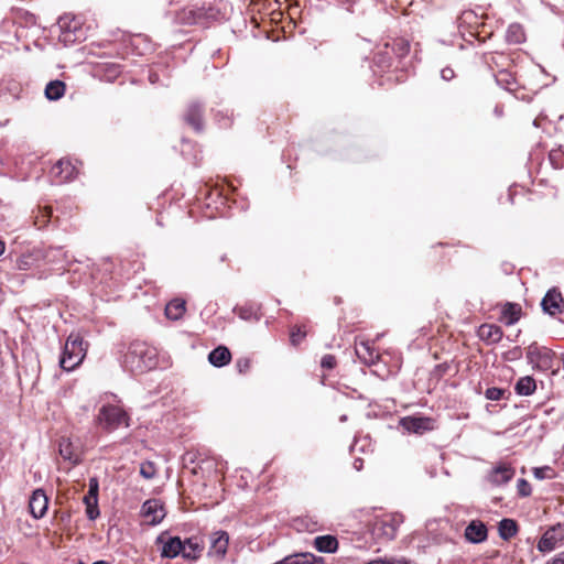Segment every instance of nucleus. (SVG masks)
Instances as JSON below:
<instances>
[{
  "mask_svg": "<svg viewBox=\"0 0 564 564\" xmlns=\"http://www.w3.org/2000/svg\"><path fill=\"white\" fill-rule=\"evenodd\" d=\"M156 366V351L142 341L130 344L123 357V367L133 373H142Z\"/></svg>",
  "mask_w": 564,
  "mask_h": 564,
  "instance_id": "nucleus-1",
  "label": "nucleus"
},
{
  "mask_svg": "<svg viewBox=\"0 0 564 564\" xmlns=\"http://www.w3.org/2000/svg\"><path fill=\"white\" fill-rule=\"evenodd\" d=\"M87 352V347L79 334H70L64 345L59 366L66 371H72L78 367Z\"/></svg>",
  "mask_w": 564,
  "mask_h": 564,
  "instance_id": "nucleus-2",
  "label": "nucleus"
},
{
  "mask_svg": "<svg viewBox=\"0 0 564 564\" xmlns=\"http://www.w3.org/2000/svg\"><path fill=\"white\" fill-rule=\"evenodd\" d=\"M98 423L107 431H113L121 425L128 426L127 413L117 405H104L97 416Z\"/></svg>",
  "mask_w": 564,
  "mask_h": 564,
  "instance_id": "nucleus-3",
  "label": "nucleus"
},
{
  "mask_svg": "<svg viewBox=\"0 0 564 564\" xmlns=\"http://www.w3.org/2000/svg\"><path fill=\"white\" fill-rule=\"evenodd\" d=\"M403 519L400 514H388L377 519L372 527L371 533L375 538L381 540H392L397 535V531Z\"/></svg>",
  "mask_w": 564,
  "mask_h": 564,
  "instance_id": "nucleus-4",
  "label": "nucleus"
},
{
  "mask_svg": "<svg viewBox=\"0 0 564 564\" xmlns=\"http://www.w3.org/2000/svg\"><path fill=\"white\" fill-rule=\"evenodd\" d=\"M141 514L148 524L156 525L164 519L166 512L159 499H149L142 505Z\"/></svg>",
  "mask_w": 564,
  "mask_h": 564,
  "instance_id": "nucleus-5",
  "label": "nucleus"
},
{
  "mask_svg": "<svg viewBox=\"0 0 564 564\" xmlns=\"http://www.w3.org/2000/svg\"><path fill=\"white\" fill-rule=\"evenodd\" d=\"M156 543L162 544L161 556L165 558L182 555L184 550L183 541L178 536H169L167 533L159 535Z\"/></svg>",
  "mask_w": 564,
  "mask_h": 564,
  "instance_id": "nucleus-6",
  "label": "nucleus"
},
{
  "mask_svg": "<svg viewBox=\"0 0 564 564\" xmlns=\"http://www.w3.org/2000/svg\"><path fill=\"white\" fill-rule=\"evenodd\" d=\"M77 174L76 167L69 160L62 159L51 170V175L57 183L72 181Z\"/></svg>",
  "mask_w": 564,
  "mask_h": 564,
  "instance_id": "nucleus-7",
  "label": "nucleus"
},
{
  "mask_svg": "<svg viewBox=\"0 0 564 564\" xmlns=\"http://www.w3.org/2000/svg\"><path fill=\"white\" fill-rule=\"evenodd\" d=\"M30 512L35 519L45 516L48 507V498L43 489H35L29 501Z\"/></svg>",
  "mask_w": 564,
  "mask_h": 564,
  "instance_id": "nucleus-8",
  "label": "nucleus"
},
{
  "mask_svg": "<svg viewBox=\"0 0 564 564\" xmlns=\"http://www.w3.org/2000/svg\"><path fill=\"white\" fill-rule=\"evenodd\" d=\"M514 468L509 464H499L488 475V480L495 486L509 482L514 476Z\"/></svg>",
  "mask_w": 564,
  "mask_h": 564,
  "instance_id": "nucleus-9",
  "label": "nucleus"
},
{
  "mask_svg": "<svg viewBox=\"0 0 564 564\" xmlns=\"http://www.w3.org/2000/svg\"><path fill=\"white\" fill-rule=\"evenodd\" d=\"M527 359L534 368H546L551 360V351L536 345H531L527 351Z\"/></svg>",
  "mask_w": 564,
  "mask_h": 564,
  "instance_id": "nucleus-10",
  "label": "nucleus"
},
{
  "mask_svg": "<svg viewBox=\"0 0 564 564\" xmlns=\"http://www.w3.org/2000/svg\"><path fill=\"white\" fill-rule=\"evenodd\" d=\"M487 536V527L480 520H473L465 529V538L470 543H481Z\"/></svg>",
  "mask_w": 564,
  "mask_h": 564,
  "instance_id": "nucleus-11",
  "label": "nucleus"
},
{
  "mask_svg": "<svg viewBox=\"0 0 564 564\" xmlns=\"http://www.w3.org/2000/svg\"><path fill=\"white\" fill-rule=\"evenodd\" d=\"M434 420L430 417L408 416L401 420V425L409 432L423 433L433 429Z\"/></svg>",
  "mask_w": 564,
  "mask_h": 564,
  "instance_id": "nucleus-12",
  "label": "nucleus"
},
{
  "mask_svg": "<svg viewBox=\"0 0 564 564\" xmlns=\"http://www.w3.org/2000/svg\"><path fill=\"white\" fill-rule=\"evenodd\" d=\"M542 308L550 315H555L561 312L563 305L562 294L555 289L550 290L541 302Z\"/></svg>",
  "mask_w": 564,
  "mask_h": 564,
  "instance_id": "nucleus-13",
  "label": "nucleus"
},
{
  "mask_svg": "<svg viewBox=\"0 0 564 564\" xmlns=\"http://www.w3.org/2000/svg\"><path fill=\"white\" fill-rule=\"evenodd\" d=\"M561 529V525H554L547 529L544 534L541 536L538 543V550L542 553L551 552L556 547V543L562 539L557 531Z\"/></svg>",
  "mask_w": 564,
  "mask_h": 564,
  "instance_id": "nucleus-14",
  "label": "nucleus"
},
{
  "mask_svg": "<svg viewBox=\"0 0 564 564\" xmlns=\"http://www.w3.org/2000/svg\"><path fill=\"white\" fill-rule=\"evenodd\" d=\"M229 535L225 531H217L210 535L209 553L223 557L228 549Z\"/></svg>",
  "mask_w": 564,
  "mask_h": 564,
  "instance_id": "nucleus-15",
  "label": "nucleus"
},
{
  "mask_svg": "<svg viewBox=\"0 0 564 564\" xmlns=\"http://www.w3.org/2000/svg\"><path fill=\"white\" fill-rule=\"evenodd\" d=\"M59 455L68 460L70 464L76 465L80 462V453L69 438L62 437L58 444Z\"/></svg>",
  "mask_w": 564,
  "mask_h": 564,
  "instance_id": "nucleus-16",
  "label": "nucleus"
},
{
  "mask_svg": "<svg viewBox=\"0 0 564 564\" xmlns=\"http://www.w3.org/2000/svg\"><path fill=\"white\" fill-rule=\"evenodd\" d=\"M202 113H203V108L197 102L191 104L185 113L186 122L188 124H191L196 131L203 130Z\"/></svg>",
  "mask_w": 564,
  "mask_h": 564,
  "instance_id": "nucleus-17",
  "label": "nucleus"
},
{
  "mask_svg": "<svg viewBox=\"0 0 564 564\" xmlns=\"http://www.w3.org/2000/svg\"><path fill=\"white\" fill-rule=\"evenodd\" d=\"M356 355L366 365H372L379 358V355L375 351L369 341H361L356 346Z\"/></svg>",
  "mask_w": 564,
  "mask_h": 564,
  "instance_id": "nucleus-18",
  "label": "nucleus"
},
{
  "mask_svg": "<svg viewBox=\"0 0 564 564\" xmlns=\"http://www.w3.org/2000/svg\"><path fill=\"white\" fill-rule=\"evenodd\" d=\"M502 329L495 324H482L478 329V336L482 340L498 343L502 338Z\"/></svg>",
  "mask_w": 564,
  "mask_h": 564,
  "instance_id": "nucleus-19",
  "label": "nucleus"
},
{
  "mask_svg": "<svg viewBox=\"0 0 564 564\" xmlns=\"http://www.w3.org/2000/svg\"><path fill=\"white\" fill-rule=\"evenodd\" d=\"M231 359V354L227 347L219 346L208 355L209 362L215 367H223Z\"/></svg>",
  "mask_w": 564,
  "mask_h": 564,
  "instance_id": "nucleus-20",
  "label": "nucleus"
},
{
  "mask_svg": "<svg viewBox=\"0 0 564 564\" xmlns=\"http://www.w3.org/2000/svg\"><path fill=\"white\" fill-rule=\"evenodd\" d=\"M314 546L319 552L334 553L338 549V541L333 535H322L315 538Z\"/></svg>",
  "mask_w": 564,
  "mask_h": 564,
  "instance_id": "nucleus-21",
  "label": "nucleus"
},
{
  "mask_svg": "<svg viewBox=\"0 0 564 564\" xmlns=\"http://www.w3.org/2000/svg\"><path fill=\"white\" fill-rule=\"evenodd\" d=\"M183 545L184 550L182 551V556L185 558L195 560L203 551V545L197 538H189L183 541Z\"/></svg>",
  "mask_w": 564,
  "mask_h": 564,
  "instance_id": "nucleus-22",
  "label": "nucleus"
},
{
  "mask_svg": "<svg viewBox=\"0 0 564 564\" xmlns=\"http://www.w3.org/2000/svg\"><path fill=\"white\" fill-rule=\"evenodd\" d=\"M522 308L516 303H506L502 307V319L507 325L516 324L521 317Z\"/></svg>",
  "mask_w": 564,
  "mask_h": 564,
  "instance_id": "nucleus-23",
  "label": "nucleus"
},
{
  "mask_svg": "<svg viewBox=\"0 0 564 564\" xmlns=\"http://www.w3.org/2000/svg\"><path fill=\"white\" fill-rule=\"evenodd\" d=\"M185 313V302L180 299L171 301L165 307V315L169 319L177 321Z\"/></svg>",
  "mask_w": 564,
  "mask_h": 564,
  "instance_id": "nucleus-24",
  "label": "nucleus"
},
{
  "mask_svg": "<svg viewBox=\"0 0 564 564\" xmlns=\"http://www.w3.org/2000/svg\"><path fill=\"white\" fill-rule=\"evenodd\" d=\"M535 389V380L530 376L520 378L514 387V390L519 395H531Z\"/></svg>",
  "mask_w": 564,
  "mask_h": 564,
  "instance_id": "nucleus-25",
  "label": "nucleus"
},
{
  "mask_svg": "<svg viewBox=\"0 0 564 564\" xmlns=\"http://www.w3.org/2000/svg\"><path fill=\"white\" fill-rule=\"evenodd\" d=\"M525 35L523 28L518 23H512L508 26L506 32V40L511 44H520L524 41Z\"/></svg>",
  "mask_w": 564,
  "mask_h": 564,
  "instance_id": "nucleus-26",
  "label": "nucleus"
},
{
  "mask_svg": "<svg viewBox=\"0 0 564 564\" xmlns=\"http://www.w3.org/2000/svg\"><path fill=\"white\" fill-rule=\"evenodd\" d=\"M65 93V84L61 80H53L46 85L45 96L50 100L59 99Z\"/></svg>",
  "mask_w": 564,
  "mask_h": 564,
  "instance_id": "nucleus-27",
  "label": "nucleus"
},
{
  "mask_svg": "<svg viewBox=\"0 0 564 564\" xmlns=\"http://www.w3.org/2000/svg\"><path fill=\"white\" fill-rule=\"evenodd\" d=\"M499 535L503 540H509L514 536L518 532L516 521L511 519H503L499 522Z\"/></svg>",
  "mask_w": 564,
  "mask_h": 564,
  "instance_id": "nucleus-28",
  "label": "nucleus"
},
{
  "mask_svg": "<svg viewBox=\"0 0 564 564\" xmlns=\"http://www.w3.org/2000/svg\"><path fill=\"white\" fill-rule=\"evenodd\" d=\"M84 503L86 505V514L88 519L95 520L99 516L98 498L85 496Z\"/></svg>",
  "mask_w": 564,
  "mask_h": 564,
  "instance_id": "nucleus-29",
  "label": "nucleus"
},
{
  "mask_svg": "<svg viewBox=\"0 0 564 564\" xmlns=\"http://www.w3.org/2000/svg\"><path fill=\"white\" fill-rule=\"evenodd\" d=\"M52 215L51 207L45 206L44 208L39 210V214L35 216L34 225L40 229L46 226L50 221Z\"/></svg>",
  "mask_w": 564,
  "mask_h": 564,
  "instance_id": "nucleus-30",
  "label": "nucleus"
},
{
  "mask_svg": "<svg viewBox=\"0 0 564 564\" xmlns=\"http://www.w3.org/2000/svg\"><path fill=\"white\" fill-rule=\"evenodd\" d=\"M496 80L499 85L503 86L508 90H511L512 85L514 84V78L512 75L505 70L498 73Z\"/></svg>",
  "mask_w": 564,
  "mask_h": 564,
  "instance_id": "nucleus-31",
  "label": "nucleus"
},
{
  "mask_svg": "<svg viewBox=\"0 0 564 564\" xmlns=\"http://www.w3.org/2000/svg\"><path fill=\"white\" fill-rule=\"evenodd\" d=\"M156 474L155 465L152 462H144L140 466V475L145 479H152Z\"/></svg>",
  "mask_w": 564,
  "mask_h": 564,
  "instance_id": "nucleus-32",
  "label": "nucleus"
},
{
  "mask_svg": "<svg viewBox=\"0 0 564 564\" xmlns=\"http://www.w3.org/2000/svg\"><path fill=\"white\" fill-rule=\"evenodd\" d=\"M505 394V390L503 389H500V388H496V387H492V388H488L486 390V398L488 400H492V401H498L500 400Z\"/></svg>",
  "mask_w": 564,
  "mask_h": 564,
  "instance_id": "nucleus-33",
  "label": "nucleus"
},
{
  "mask_svg": "<svg viewBox=\"0 0 564 564\" xmlns=\"http://www.w3.org/2000/svg\"><path fill=\"white\" fill-rule=\"evenodd\" d=\"M517 488H518V494L521 496V497H528L531 495V486L530 484L521 478L518 480L517 482Z\"/></svg>",
  "mask_w": 564,
  "mask_h": 564,
  "instance_id": "nucleus-34",
  "label": "nucleus"
},
{
  "mask_svg": "<svg viewBox=\"0 0 564 564\" xmlns=\"http://www.w3.org/2000/svg\"><path fill=\"white\" fill-rule=\"evenodd\" d=\"M552 468L545 467H535L533 469V475L536 479L551 478Z\"/></svg>",
  "mask_w": 564,
  "mask_h": 564,
  "instance_id": "nucleus-35",
  "label": "nucleus"
},
{
  "mask_svg": "<svg viewBox=\"0 0 564 564\" xmlns=\"http://www.w3.org/2000/svg\"><path fill=\"white\" fill-rule=\"evenodd\" d=\"M305 335L306 333L302 330L301 327H294L290 336L291 343L293 345H297L305 337Z\"/></svg>",
  "mask_w": 564,
  "mask_h": 564,
  "instance_id": "nucleus-36",
  "label": "nucleus"
},
{
  "mask_svg": "<svg viewBox=\"0 0 564 564\" xmlns=\"http://www.w3.org/2000/svg\"><path fill=\"white\" fill-rule=\"evenodd\" d=\"M337 361L335 356L333 355H325L321 360V366L324 369L332 370L335 368Z\"/></svg>",
  "mask_w": 564,
  "mask_h": 564,
  "instance_id": "nucleus-37",
  "label": "nucleus"
},
{
  "mask_svg": "<svg viewBox=\"0 0 564 564\" xmlns=\"http://www.w3.org/2000/svg\"><path fill=\"white\" fill-rule=\"evenodd\" d=\"M98 489H99V484H98L97 478H90L89 479V490L86 496L98 498Z\"/></svg>",
  "mask_w": 564,
  "mask_h": 564,
  "instance_id": "nucleus-38",
  "label": "nucleus"
},
{
  "mask_svg": "<svg viewBox=\"0 0 564 564\" xmlns=\"http://www.w3.org/2000/svg\"><path fill=\"white\" fill-rule=\"evenodd\" d=\"M398 51H399V55H405L408 52H409V43L404 40H400L398 43Z\"/></svg>",
  "mask_w": 564,
  "mask_h": 564,
  "instance_id": "nucleus-39",
  "label": "nucleus"
},
{
  "mask_svg": "<svg viewBox=\"0 0 564 564\" xmlns=\"http://www.w3.org/2000/svg\"><path fill=\"white\" fill-rule=\"evenodd\" d=\"M454 70L449 67H445L441 70V77L444 80H451L452 78H454Z\"/></svg>",
  "mask_w": 564,
  "mask_h": 564,
  "instance_id": "nucleus-40",
  "label": "nucleus"
},
{
  "mask_svg": "<svg viewBox=\"0 0 564 564\" xmlns=\"http://www.w3.org/2000/svg\"><path fill=\"white\" fill-rule=\"evenodd\" d=\"M250 367V362L248 359H240L237 361V368L239 369V372H246Z\"/></svg>",
  "mask_w": 564,
  "mask_h": 564,
  "instance_id": "nucleus-41",
  "label": "nucleus"
},
{
  "mask_svg": "<svg viewBox=\"0 0 564 564\" xmlns=\"http://www.w3.org/2000/svg\"><path fill=\"white\" fill-rule=\"evenodd\" d=\"M366 564H410V562H408L405 560H400V561H394V562L377 560V561H370Z\"/></svg>",
  "mask_w": 564,
  "mask_h": 564,
  "instance_id": "nucleus-42",
  "label": "nucleus"
},
{
  "mask_svg": "<svg viewBox=\"0 0 564 564\" xmlns=\"http://www.w3.org/2000/svg\"><path fill=\"white\" fill-rule=\"evenodd\" d=\"M546 564H564V551L558 553L551 562Z\"/></svg>",
  "mask_w": 564,
  "mask_h": 564,
  "instance_id": "nucleus-43",
  "label": "nucleus"
},
{
  "mask_svg": "<svg viewBox=\"0 0 564 564\" xmlns=\"http://www.w3.org/2000/svg\"><path fill=\"white\" fill-rule=\"evenodd\" d=\"M25 22L28 24H34L35 23V17L33 14L25 13Z\"/></svg>",
  "mask_w": 564,
  "mask_h": 564,
  "instance_id": "nucleus-44",
  "label": "nucleus"
},
{
  "mask_svg": "<svg viewBox=\"0 0 564 564\" xmlns=\"http://www.w3.org/2000/svg\"><path fill=\"white\" fill-rule=\"evenodd\" d=\"M354 466L357 470H360V468L362 466V462L360 459H356L354 463Z\"/></svg>",
  "mask_w": 564,
  "mask_h": 564,
  "instance_id": "nucleus-45",
  "label": "nucleus"
},
{
  "mask_svg": "<svg viewBox=\"0 0 564 564\" xmlns=\"http://www.w3.org/2000/svg\"><path fill=\"white\" fill-rule=\"evenodd\" d=\"M4 250H6V243H4V241H2V240L0 239V256H2V254H3Z\"/></svg>",
  "mask_w": 564,
  "mask_h": 564,
  "instance_id": "nucleus-46",
  "label": "nucleus"
},
{
  "mask_svg": "<svg viewBox=\"0 0 564 564\" xmlns=\"http://www.w3.org/2000/svg\"><path fill=\"white\" fill-rule=\"evenodd\" d=\"M93 564H107L105 561L94 562Z\"/></svg>",
  "mask_w": 564,
  "mask_h": 564,
  "instance_id": "nucleus-47",
  "label": "nucleus"
},
{
  "mask_svg": "<svg viewBox=\"0 0 564 564\" xmlns=\"http://www.w3.org/2000/svg\"><path fill=\"white\" fill-rule=\"evenodd\" d=\"M346 420H347V416H346V415H343V416L340 417V421H341V422H344V421H346Z\"/></svg>",
  "mask_w": 564,
  "mask_h": 564,
  "instance_id": "nucleus-48",
  "label": "nucleus"
}]
</instances>
